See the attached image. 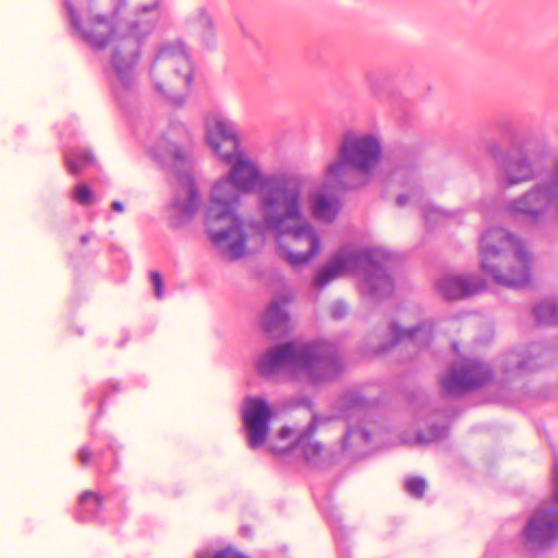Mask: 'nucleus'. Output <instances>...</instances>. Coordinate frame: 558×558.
<instances>
[{
  "mask_svg": "<svg viewBox=\"0 0 558 558\" xmlns=\"http://www.w3.org/2000/svg\"><path fill=\"white\" fill-rule=\"evenodd\" d=\"M206 142L211 151L230 167L227 175L211 189L205 211V230L222 259L239 260L246 254V221L239 215L241 193L260 191L270 174L262 173L257 162L240 149L235 122L219 112L205 118Z\"/></svg>",
  "mask_w": 558,
  "mask_h": 558,
  "instance_id": "1",
  "label": "nucleus"
},
{
  "mask_svg": "<svg viewBox=\"0 0 558 558\" xmlns=\"http://www.w3.org/2000/svg\"><path fill=\"white\" fill-rule=\"evenodd\" d=\"M63 3L75 36L81 37L93 49L101 50L107 45L111 46L108 78L117 102L122 108L135 102L140 48L157 23V4L143 7L138 17L129 25H113L110 19L100 14L89 15L83 21L69 0H64Z\"/></svg>",
  "mask_w": 558,
  "mask_h": 558,
  "instance_id": "2",
  "label": "nucleus"
},
{
  "mask_svg": "<svg viewBox=\"0 0 558 558\" xmlns=\"http://www.w3.org/2000/svg\"><path fill=\"white\" fill-rule=\"evenodd\" d=\"M390 254L378 246L343 245L323 267L314 279V286L322 289L335 279L345 275H360L362 292L372 299L390 295L393 281L387 271Z\"/></svg>",
  "mask_w": 558,
  "mask_h": 558,
  "instance_id": "3",
  "label": "nucleus"
},
{
  "mask_svg": "<svg viewBox=\"0 0 558 558\" xmlns=\"http://www.w3.org/2000/svg\"><path fill=\"white\" fill-rule=\"evenodd\" d=\"M257 372L269 377L282 369H291L313 380H330L342 369L338 350L325 341H288L274 345L256 361Z\"/></svg>",
  "mask_w": 558,
  "mask_h": 558,
  "instance_id": "4",
  "label": "nucleus"
},
{
  "mask_svg": "<svg viewBox=\"0 0 558 558\" xmlns=\"http://www.w3.org/2000/svg\"><path fill=\"white\" fill-rule=\"evenodd\" d=\"M303 184L296 175L270 174L257 193L260 221L246 220L247 242L265 232H289L303 218Z\"/></svg>",
  "mask_w": 558,
  "mask_h": 558,
  "instance_id": "5",
  "label": "nucleus"
},
{
  "mask_svg": "<svg viewBox=\"0 0 558 558\" xmlns=\"http://www.w3.org/2000/svg\"><path fill=\"white\" fill-rule=\"evenodd\" d=\"M482 271L497 284L519 289L531 280L532 256L523 242L508 230L487 229L478 244Z\"/></svg>",
  "mask_w": 558,
  "mask_h": 558,
  "instance_id": "6",
  "label": "nucleus"
},
{
  "mask_svg": "<svg viewBox=\"0 0 558 558\" xmlns=\"http://www.w3.org/2000/svg\"><path fill=\"white\" fill-rule=\"evenodd\" d=\"M383 142L375 132L347 131L340 141L338 158L328 163L326 183L345 191L364 185L377 169Z\"/></svg>",
  "mask_w": 558,
  "mask_h": 558,
  "instance_id": "7",
  "label": "nucleus"
},
{
  "mask_svg": "<svg viewBox=\"0 0 558 558\" xmlns=\"http://www.w3.org/2000/svg\"><path fill=\"white\" fill-rule=\"evenodd\" d=\"M194 75L190 51L181 39L162 44L149 66L155 92L174 107L185 104Z\"/></svg>",
  "mask_w": 558,
  "mask_h": 558,
  "instance_id": "8",
  "label": "nucleus"
},
{
  "mask_svg": "<svg viewBox=\"0 0 558 558\" xmlns=\"http://www.w3.org/2000/svg\"><path fill=\"white\" fill-rule=\"evenodd\" d=\"M507 209L513 218L529 225H537L548 215L558 214V160L545 179L509 202Z\"/></svg>",
  "mask_w": 558,
  "mask_h": 558,
  "instance_id": "9",
  "label": "nucleus"
},
{
  "mask_svg": "<svg viewBox=\"0 0 558 558\" xmlns=\"http://www.w3.org/2000/svg\"><path fill=\"white\" fill-rule=\"evenodd\" d=\"M517 386H440L439 398L445 408L438 411L453 418L464 407L502 401Z\"/></svg>",
  "mask_w": 558,
  "mask_h": 558,
  "instance_id": "10",
  "label": "nucleus"
},
{
  "mask_svg": "<svg viewBox=\"0 0 558 558\" xmlns=\"http://www.w3.org/2000/svg\"><path fill=\"white\" fill-rule=\"evenodd\" d=\"M274 233L277 235L278 254L294 268L308 264L320 251L319 235L303 219L291 223L289 232Z\"/></svg>",
  "mask_w": 558,
  "mask_h": 558,
  "instance_id": "11",
  "label": "nucleus"
},
{
  "mask_svg": "<svg viewBox=\"0 0 558 558\" xmlns=\"http://www.w3.org/2000/svg\"><path fill=\"white\" fill-rule=\"evenodd\" d=\"M555 505L538 509L523 531L529 550L551 546L558 539V471L555 470Z\"/></svg>",
  "mask_w": 558,
  "mask_h": 558,
  "instance_id": "12",
  "label": "nucleus"
},
{
  "mask_svg": "<svg viewBox=\"0 0 558 558\" xmlns=\"http://www.w3.org/2000/svg\"><path fill=\"white\" fill-rule=\"evenodd\" d=\"M272 417L274 411L264 398H245L242 421L251 449H257L265 444Z\"/></svg>",
  "mask_w": 558,
  "mask_h": 558,
  "instance_id": "13",
  "label": "nucleus"
},
{
  "mask_svg": "<svg viewBox=\"0 0 558 558\" xmlns=\"http://www.w3.org/2000/svg\"><path fill=\"white\" fill-rule=\"evenodd\" d=\"M489 154L497 160L504 172L505 186H513L531 181L535 173L527 155L523 151H513L505 159H499V147L496 143L488 146Z\"/></svg>",
  "mask_w": 558,
  "mask_h": 558,
  "instance_id": "14",
  "label": "nucleus"
},
{
  "mask_svg": "<svg viewBox=\"0 0 558 558\" xmlns=\"http://www.w3.org/2000/svg\"><path fill=\"white\" fill-rule=\"evenodd\" d=\"M178 187L172 201V209L175 214V223L181 225L191 220L199 207V194L189 172H179L177 177Z\"/></svg>",
  "mask_w": 558,
  "mask_h": 558,
  "instance_id": "15",
  "label": "nucleus"
},
{
  "mask_svg": "<svg viewBox=\"0 0 558 558\" xmlns=\"http://www.w3.org/2000/svg\"><path fill=\"white\" fill-rule=\"evenodd\" d=\"M184 125H172L166 135L149 146L151 157L163 167L178 168L184 161V155L179 148L178 142L185 136Z\"/></svg>",
  "mask_w": 558,
  "mask_h": 558,
  "instance_id": "16",
  "label": "nucleus"
},
{
  "mask_svg": "<svg viewBox=\"0 0 558 558\" xmlns=\"http://www.w3.org/2000/svg\"><path fill=\"white\" fill-rule=\"evenodd\" d=\"M287 405L292 409L304 408L312 413L311 422L299 434L293 442V448H300L306 460L317 457L322 451V445L310 441V438L316 433L318 426V415L314 409L312 398L306 395L293 396L287 400Z\"/></svg>",
  "mask_w": 558,
  "mask_h": 558,
  "instance_id": "17",
  "label": "nucleus"
},
{
  "mask_svg": "<svg viewBox=\"0 0 558 558\" xmlns=\"http://www.w3.org/2000/svg\"><path fill=\"white\" fill-rule=\"evenodd\" d=\"M485 281L475 275H445L436 282L438 293L447 300H460L477 294L485 289Z\"/></svg>",
  "mask_w": 558,
  "mask_h": 558,
  "instance_id": "18",
  "label": "nucleus"
},
{
  "mask_svg": "<svg viewBox=\"0 0 558 558\" xmlns=\"http://www.w3.org/2000/svg\"><path fill=\"white\" fill-rule=\"evenodd\" d=\"M492 376V368L487 363L476 359L461 360L450 367L447 378L439 384H488Z\"/></svg>",
  "mask_w": 558,
  "mask_h": 558,
  "instance_id": "19",
  "label": "nucleus"
},
{
  "mask_svg": "<svg viewBox=\"0 0 558 558\" xmlns=\"http://www.w3.org/2000/svg\"><path fill=\"white\" fill-rule=\"evenodd\" d=\"M292 296L289 293L277 295L267 306L263 318V329L272 338L284 336L290 330V319L287 311Z\"/></svg>",
  "mask_w": 558,
  "mask_h": 558,
  "instance_id": "20",
  "label": "nucleus"
},
{
  "mask_svg": "<svg viewBox=\"0 0 558 558\" xmlns=\"http://www.w3.org/2000/svg\"><path fill=\"white\" fill-rule=\"evenodd\" d=\"M434 324L432 320H423L412 328H403L397 323L390 325L391 342L379 351L385 352L398 343H407L416 348H426L433 339Z\"/></svg>",
  "mask_w": 558,
  "mask_h": 558,
  "instance_id": "21",
  "label": "nucleus"
},
{
  "mask_svg": "<svg viewBox=\"0 0 558 558\" xmlns=\"http://www.w3.org/2000/svg\"><path fill=\"white\" fill-rule=\"evenodd\" d=\"M310 207L313 216L320 221L331 222L340 210V199L326 186H320L310 194Z\"/></svg>",
  "mask_w": 558,
  "mask_h": 558,
  "instance_id": "22",
  "label": "nucleus"
},
{
  "mask_svg": "<svg viewBox=\"0 0 558 558\" xmlns=\"http://www.w3.org/2000/svg\"><path fill=\"white\" fill-rule=\"evenodd\" d=\"M104 506V496L92 490L84 492L78 499L77 511L75 514L76 520L78 522L96 521L104 524L105 519L100 515Z\"/></svg>",
  "mask_w": 558,
  "mask_h": 558,
  "instance_id": "23",
  "label": "nucleus"
},
{
  "mask_svg": "<svg viewBox=\"0 0 558 558\" xmlns=\"http://www.w3.org/2000/svg\"><path fill=\"white\" fill-rule=\"evenodd\" d=\"M420 198H421L420 191L415 189L411 192V195L400 194L397 197V204H398V206H401V207L405 206L412 202L415 204H418L420 209L422 211V215H423L426 223H428L430 226L437 225L438 222L446 221L452 216V213L442 210L427 202L421 203Z\"/></svg>",
  "mask_w": 558,
  "mask_h": 558,
  "instance_id": "24",
  "label": "nucleus"
},
{
  "mask_svg": "<svg viewBox=\"0 0 558 558\" xmlns=\"http://www.w3.org/2000/svg\"><path fill=\"white\" fill-rule=\"evenodd\" d=\"M90 435L92 442L89 445H84L78 449L77 459L82 466L93 464L98 470H101L104 468L105 449L98 445L99 441L94 432H92Z\"/></svg>",
  "mask_w": 558,
  "mask_h": 558,
  "instance_id": "25",
  "label": "nucleus"
},
{
  "mask_svg": "<svg viewBox=\"0 0 558 558\" xmlns=\"http://www.w3.org/2000/svg\"><path fill=\"white\" fill-rule=\"evenodd\" d=\"M64 160L69 171L73 174H78L86 167L93 165L94 156L85 148H76L71 151H65Z\"/></svg>",
  "mask_w": 558,
  "mask_h": 558,
  "instance_id": "26",
  "label": "nucleus"
},
{
  "mask_svg": "<svg viewBox=\"0 0 558 558\" xmlns=\"http://www.w3.org/2000/svg\"><path fill=\"white\" fill-rule=\"evenodd\" d=\"M533 315L539 324L558 325V304L544 300L534 306Z\"/></svg>",
  "mask_w": 558,
  "mask_h": 558,
  "instance_id": "27",
  "label": "nucleus"
},
{
  "mask_svg": "<svg viewBox=\"0 0 558 558\" xmlns=\"http://www.w3.org/2000/svg\"><path fill=\"white\" fill-rule=\"evenodd\" d=\"M192 28L198 29L202 39L205 44H208L213 38V22L205 9H199L194 17L189 20Z\"/></svg>",
  "mask_w": 558,
  "mask_h": 558,
  "instance_id": "28",
  "label": "nucleus"
},
{
  "mask_svg": "<svg viewBox=\"0 0 558 558\" xmlns=\"http://www.w3.org/2000/svg\"><path fill=\"white\" fill-rule=\"evenodd\" d=\"M449 435V426L446 424H432L428 427L427 434L422 430L416 432L415 442L420 445L430 444L444 438Z\"/></svg>",
  "mask_w": 558,
  "mask_h": 558,
  "instance_id": "29",
  "label": "nucleus"
},
{
  "mask_svg": "<svg viewBox=\"0 0 558 558\" xmlns=\"http://www.w3.org/2000/svg\"><path fill=\"white\" fill-rule=\"evenodd\" d=\"M352 439H360L363 444H368L372 440V434L365 427L350 425L342 438V448L344 450H348L352 446Z\"/></svg>",
  "mask_w": 558,
  "mask_h": 558,
  "instance_id": "30",
  "label": "nucleus"
},
{
  "mask_svg": "<svg viewBox=\"0 0 558 558\" xmlns=\"http://www.w3.org/2000/svg\"><path fill=\"white\" fill-rule=\"evenodd\" d=\"M364 404L365 401L363 397L355 392L345 393L338 400V409L343 412L355 408H362Z\"/></svg>",
  "mask_w": 558,
  "mask_h": 558,
  "instance_id": "31",
  "label": "nucleus"
},
{
  "mask_svg": "<svg viewBox=\"0 0 558 558\" xmlns=\"http://www.w3.org/2000/svg\"><path fill=\"white\" fill-rule=\"evenodd\" d=\"M73 199L81 206L87 207L95 202V195L87 185L78 184L73 191Z\"/></svg>",
  "mask_w": 558,
  "mask_h": 558,
  "instance_id": "32",
  "label": "nucleus"
},
{
  "mask_svg": "<svg viewBox=\"0 0 558 558\" xmlns=\"http://www.w3.org/2000/svg\"><path fill=\"white\" fill-rule=\"evenodd\" d=\"M100 442L106 446V448L112 452L113 454V462L111 466L108 469L109 472H117L120 469L119 460H118V451L122 448V445H120L117 439L112 436L106 435L100 439Z\"/></svg>",
  "mask_w": 558,
  "mask_h": 558,
  "instance_id": "33",
  "label": "nucleus"
},
{
  "mask_svg": "<svg viewBox=\"0 0 558 558\" xmlns=\"http://www.w3.org/2000/svg\"><path fill=\"white\" fill-rule=\"evenodd\" d=\"M426 482L417 476L405 481V490L415 498H422L426 490Z\"/></svg>",
  "mask_w": 558,
  "mask_h": 558,
  "instance_id": "34",
  "label": "nucleus"
},
{
  "mask_svg": "<svg viewBox=\"0 0 558 558\" xmlns=\"http://www.w3.org/2000/svg\"><path fill=\"white\" fill-rule=\"evenodd\" d=\"M150 281L154 289V294L156 299L160 300L163 298V283L162 278L158 271L150 272Z\"/></svg>",
  "mask_w": 558,
  "mask_h": 558,
  "instance_id": "35",
  "label": "nucleus"
},
{
  "mask_svg": "<svg viewBox=\"0 0 558 558\" xmlns=\"http://www.w3.org/2000/svg\"><path fill=\"white\" fill-rule=\"evenodd\" d=\"M347 312H348V306L342 301H337L331 306V316L335 319H340V318L344 317Z\"/></svg>",
  "mask_w": 558,
  "mask_h": 558,
  "instance_id": "36",
  "label": "nucleus"
},
{
  "mask_svg": "<svg viewBox=\"0 0 558 558\" xmlns=\"http://www.w3.org/2000/svg\"><path fill=\"white\" fill-rule=\"evenodd\" d=\"M521 388H523V396H524V399H532V400H542V399H546V396L544 395H541V392H532L530 389H529V386H525V385H522L520 386Z\"/></svg>",
  "mask_w": 558,
  "mask_h": 558,
  "instance_id": "37",
  "label": "nucleus"
},
{
  "mask_svg": "<svg viewBox=\"0 0 558 558\" xmlns=\"http://www.w3.org/2000/svg\"><path fill=\"white\" fill-rule=\"evenodd\" d=\"M293 433L292 428L288 427V426H283L280 428L279 430V438L280 439H286L288 438L291 434Z\"/></svg>",
  "mask_w": 558,
  "mask_h": 558,
  "instance_id": "38",
  "label": "nucleus"
},
{
  "mask_svg": "<svg viewBox=\"0 0 558 558\" xmlns=\"http://www.w3.org/2000/svg\"><path fill=\"white\" fill-rule=\"evenodd\" d=\"M111 209L116 213H123L124 211V205L119 202V201H114L112 202L111 204Z\"/></svg>",
  "mask_w": 558,
  "mask_h": 558,
  "instance_id": "39",
  "label": "nucleus"
},
{
  "mask_svg": "<svg viewBox=\"0 0 558 558\" xmlns=\"http://www.w3.org/2000/svg\"><path fill=\"white\" fill-rule=\"evenodd\" d=\"M519 366H522L523 369H532L530 361L525 357H523V361L519 363Z\"/></svg>",
  "mask_w": 558,
  "mask_h": 558,
  "instance_id": "40",
  "label": "nucleus"
},
{
  "mask_svg": "<svg viewBox=\"0 0 558 558\" xmlns=\"http://www.w3.org/2000/svg\"><path fill=\"white\" fill-rule=\"evenodd\" d=\"M88 241H89V235L84 234V235L81 236V243L82 244H86V243H88Z\"/></svg>",
  "mask_w": 558,
  "mask_h": 558,
  "instance_id": "41",
  "label": "nucleus"
},
{
  "mask_svg": "<svg viewBox=\"0 0 558 558\" xmlns=\"http://www.w3.org/2000/svg\"><path fill=\"white\" fill-rule=\"evenodd\" d=\"M121 514H122V517H123V518L126 515L124 505H123V506H122V508H121Z\"/></svg>",
  "mask_w": 558,
  "mask_h": 558,
  "instance_id": "42",
  "label": "nucleus"
},
{
  "mask_svg": "<svg viewBox=\"0 0 558 558\" xmlns=\"http://www.w3.org/2000/svg\"><path fill=\"white\" fill-rule=\"evenodd\" d=\"M539 344L535 345V350L538 352Z\"/></svg>",
  "mask_w": 558,
  "mask_h": 558,
  "instance_id": "43",
  "label": "nucleus"
}]
</instances>
